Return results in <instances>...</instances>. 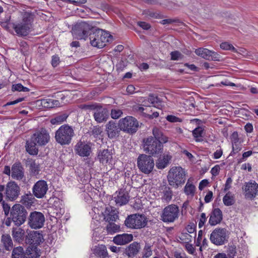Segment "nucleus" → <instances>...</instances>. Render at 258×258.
<instances>
[{
  "mask_svg": "<svg viewBox=\"0 0 258 258\" xmlns=\"http://www.w3.org/2000/svg\"><path fill=\"white\" fill-rule=\"evenodd\" d=\"M195 190V186L192 184L189 183L188 182L186 183L184 188V191L185 194L187 196H190L191 197H193L194 196Z\"/></svg>",
  "mask_w": 258,
  "mask_h": 258,
  "instance_id": "40",
  "label": "nucleus"
},
{
  "mask_svg": "<svg viewBox=\"0 0 258 258\" xmlns=\"http://www.w3.org/2000/svg\"><path fill=\"white\" fill-rule=\"evenodd\" d=\"M95 120L99 123L106 121L108 118V111L102 107H96L94 113Z\"/></svg>",
  "mask_w": 258,
  "mask_h": 258,
  "instance_id": "25",
  "label": "nucleus"
},
{
  "mask_svg": "<svg viewBox=\"0 0 258 258\" xmlns=\"http://www.w3.org/2000/svg\"><path fill=\"white\" fill-rule=\"evenodd\" d=\"M44 222V216L40 212H31L28 218V224L31 228L35 229L42 227Z\"/></svg>",
  "mask_w": 258,
  "mask_h": 258,
  "instance_id": "14",
  "label": "nucleus"
},
{
  "mask_svg": "<svg viewBox=\"0 0 258 258\" xmlns=\"http://www.w3.org/2000/svg\"><path fill=\"white\" fill-rule=\"evenodd\" d=\"M12 258H25V252L23 247H14L12 249Z\"/></svg>",
  "mask_w": 258,
  "mask_h": 258,
  "instance_id": "37",
  "label": "nucleus"
},
{
  "mask_svg": "<svg viewBox=\"0 0 258 258\" xmlns=\"http://www.w3.org/2000/svg\"><path fill=\"white\" fill-rule=\"evenodd\" d=\"M172 156L169 153H165L161 156L156 161V165L157 168H165L170 163Z\"/></svg>",
  "mask_w": 258,
  "mask_h": 258,
  "instance_id": "31",
  "label": "nucleus"
},
{
  "mask_svg": "<svg viewBox=\"0 0 258 258\" xmlns=\"http://www.w3.org/2000/svg\"><path fill=\"white\" fill-rule=\"evenodd\" d=\"M68 117V115L67 113H60L57 114L54 117L52 118L50 120V122L52 124H61L66 120Z\"/></svg>",
  "mask_w": 258,
  "mask_h": 258,
  "instance_id": "35",
  "label": "nucleus"
},
{
  "mask_svg": "<svg viewBox=\"0 0 258 258\" xmlns=\"http://www.w3.org/2000/svg\"><path fill=\"white\" fill-rule=\"evenodd\" d=\"M168 180L170 185L177 187L185 181V172L181 167H173L169 170Z\"/></svg>",
  "mask_w": 258,
  "mask_h": 258,
  "instance_id": "6",
  "label": "nucleus"
},
{
  "mask_svg": "<svg viewBox=\"0 0 258 258\" xmlns=\"http://www.w3.org/2000/svg\"><path fill=\"white\" fill-rule=\"evenodd\" d=\"M142 14L145 16H162L159 12L153 10H144Z\"/></svg>",
  "mask_w": 258,
  "mask_h": 258,
  "instance_id": "48",
  "label": "nucleus"
},
{
  "mask_svg": "<svg viewBox=\"0 0 258 258\" xmlns=\"http://www.w3.org/2000/svg\"><path fill=\"white\" fill-rule=\"evenodd\" d=\"M163 196L162 197V200L166 202H169L171 201L172 196V191L168 187H165L163 190Z\"/></svg>",
  "mask_w": 258,
  "mask_h": 258,
  "instance_id": "41",
  "label": "nucleus"
},
{
  "mask_svg": "<svg viewBox=\"0 0 258 258\" xmlns=\"http://www.w3.org/2000/svg\"><path fill=\"white\" fill-rule=\"evenodd\" d=\"M94 253L102 258L108 257L106 246L104 245H99L94 249Z\"/></svg>",
  "mask_w": 258,
  "mask_h": 258,
  "instance_id": "34",
  "label": "nucleus"
},
{
  "mask_svg": "<svg viewBox=\"0 0 258 258\" xmlns=\"http://www.w3.org/2000/svg\"><path fill=\"white\" fill-rule=\"evenodd\" d=\"M27 212L22 205L17 204L11 209L10 218L16 226H21L26 221Z\"/></svg>",
  "mask_w": 258,
  "mask_h": 258,
  "instance_id": "7",
  "label": "nucleus"
},
{
  "mask_svg": "<svg viewBox=\"0 0 258 258\" xmlns=\"http://www.w3.org/2000/svg\"><path fill=\"white\" fill-rule=\"evenodd\" d=\"M60 61L59 57L57 55H54L52 56L51 63L53 68L57 67Z\"/></svg>",
  "mask_w": 258,
  "mask_h": 258,
  "instance_id": "55",
  "label": "nucleus"
},
{
  "mask_svg": "<svg viewBox=\"0 0 258 258\" xmlns=\"http://www.w3.org/2000/svg\"><path fill=\"white\" fill-rule=\"evenodd\" d=\"M196 54L206 59L211 60H219V55L216 52L210 50L207 48H199L196 49Z\"/></svg>",
  "mask_w": 258,
  "mask_h": 258,
  "instance_id": "18",
  "label": "nucleus"
},
{
  "mask_svg": "<svg viewBox=\"0 0 258 258\" xmlns=\"http://www.w3.org/2000/svg\"><path fill=\"white\" fill-rule=\"evenodd\" d=\"M148 101L152 104L157 103L159 101V99L157 96L153 95H150L148 97Z\"/></svg>",
  "mask_w": 258,
  "mask_h": 258,
  "instance_id": "63",
  "label": "nucleus"
},
{
  "mask_svg": "<svg viewBox=\"0 0 258 258\" xmlns=\"http://www.w3.org/2000/svg\"><path fill=\"white\" fill-rule=\"evenodd\" d=\"M179 238L182 242L187 243L191 242L192 236L187 233H184L181 235V236L179 237Z\"/></svg>",
  "mask_w": 258,
  "mask_h": 258,
  "instance_id": "49",
  "label": "nucleus"
},
{
  "mask_svg": "<svg viewBox=\"0 0 258 258\" xmlns=\"http://www.w3.org/2000/svg\"><path fill=\"white\" fill-rule=\"evenodd\" d=\"M170 55L172 60H178L181 59L182 57L181 53L177 51L171 52Z\"/></svg>",
  "mask_w": 258,
  "mask_h": 258,
  "instance_id": "53",
  "label": "nucleus"
},
{
  "mask_svg": "<svg viewBox=\"0 0 258 258\" xmlns=\"http://www.w3.org/2000/svg\"><path fill=\"white\" fill-rule=\"evenodd\" d=\"M106 229L108 233L112 234L119 232L120 230V227L113 222L108 223L106 227Z\"/></svg>",
  "mask_w": 258,
  "mask_h": 258,
  "instance_id": "39",
  "label": "nucleus"
},
{
  "mask_svg": "<svg viewBox=\"0 0 258 258\" xmlns=\"http://www.w3.org/2000/svg\"><path fill=\"white\" fill-rule=\"evenodd\" d=\"M95 30H93L90 33V44L92 46L101 48L106 45L107 42L111 39V36L107 32L95 26Z\"/></svg>",
  "mask_w": 258,
  "mask_h": 258,
  "instance_id": "3",
  "label": "nucleus"
},
{
  "mask_svg": "<svg viewBox=\"0 0 258 258\" xmlns=\"http://www.w3.org/2000/svg\"><path fill=\"white\" fill-rule=\"evenodd\" d=\"M223 201L225 205L229 206L235 203L234 195L230 191H228L223 197Z\"/></svg>",
  "mask_w": 258,
  "mask_h": 258,
  "instance_id": "38",
  "label": "nucleus"
},
{
  "mask_svg": "<svg viewBox=\"0 0 258 258\" xmlns=\"http://www.w3.org/2000/svg\"><path fill=\"white\" fill-rule=\"evenodd\" d=\"M123 114L121 110L117 108H113L111 110L110 115L113 119L119 118Z\"/></svg>",
  "mask_w": 258,
  "mask_h": 258,
  "instance_id": "43",
  "label": "nucleus"
},
{
  "mask_svg": "<svg viewBox=\"0 0 258 258\" xmlns=\"http://www.w3.org/2000/svg\"><path fill=\"white\" fill-rule=\"evenodd\" d=\"M41 105L45 108H53L59 105V102L58 100L52 99H43L41 100Z\"/></svg>",
  "mask_w": 258,
  "mask_h": 258,
  "instance_id": "36",
  "label": "nucleus"
},
{
  "mask_svg": "<svg viewBox=\"0 0 258 258\" xmlns=\"http://www.w3.org/2000/svg\"><path fill=\"white\" fill-rule=\"evenodd\" d=\"M232 182V179L231 177H228L225 184L224 191H227L231 188V185Z\"/></svg>",
  "mask_w": 258,
  "mask_h": 258,
  "instance_id": "61",
  "label": "nucleus"
},
{
  "mask_svg": "<svg viewBox=\"0 0 258 258\" xmlns=\"http://www.w3.org/2000/svg\"><path fill=\"white\" fill-rule=\"evenodd\" d=\"M93 30H95V26L86 22H80L73 27L72 33L75 38L85 40Z\"/></svg>",
  "mask_w": 258,
  "mask_h": 258,
  "instance_id": "5",
  "label": "nucleus"
},
{
  "mask_svg": "<svg viewBox=\"0 0 258 258\" xmlns=\"http://www.w3.org/2000/svg\"><path fill=\"white\" fill-rule=\"evenodd\" d=\"M75 150L81 157H88L91 153V144L80 141L75 146Z\"/></svg>",
  "mask_w": 258,
  "mask_h": 258,
  "instance_id": "19",
  "label": "nucleus"
},
{
  "mask_svg": "<svg viewBox=\"0 0 258 258\" xmlns=\"http://www.w3.org/2000/svg\"><path fill=\"white\" fill-rule=\"evenodd\" d=\"M20 226H16L12 229V235L14 240L16 242L19 243L22 242L25 236V231L24 229L20 227Z\"/></svg>",
  "mask_w": 258,
  "mask_h": 258,
  "instance_id": "26",
  "label": "nucleus"
},
{
  "mask_svg": "<svg viewBox=\"0 0 258 258\" xmlns=\"http://www.w3.org/2000/svg\"><path fill=\"white\" fill-rule=\"evenodd\" d=\"M90 10L88 8H84V7H81L79 9H77V12L78 13L79 15H80V13L84 14V15H89V12H90Z\"/></svg>",
  "mask_w": 258,
  "mask_h": 258,
  "instance_id": "59",
  "label": "nucleus"
},
{
  "mask_svg": "<svg viewBox=\"0 0 258 258\" xmlns=\"http://www.w3.org/2000/svg\"><path fill=\"white\" fill-rule=\"evenodd\" d=\"M166 119H167V120H168V121H169L170 122H181L182 121L181 119H180L174 115H167L166 117Z\"/></svg>",
  "mask_w": 258,
  "mask_h": 258,
  "instance_id": "54",
  "label": "nucleus"
},
{
  "mask_svg": "<svg viewBox=\"0 0 258 258\" xmlns=\"http://www.w3.org/2000/svg\"><path fill=\"white\" fill-rule=\"evenodd\" d=\"M154 137L150 136L143 140L142 146L144 151L148 155L155 156L161 153L163 150V144L168 141V138L165 136L162 130L157 127L152 129Z\"/></svg>",
  "mask_w": 258,
  "mask_h": 258,
  "instance_id": "1",
  "label": "nucleus"
},
{
  "mask_svg": "<svg viewBox=\"0 0 258 258\" xmlns=\"http://www.w3.org/2000/svg\"><path fill=\"white\" fill-rule=\"evenodd\" d=\"M242 189L245 198L251 200L258 194V184L254 181L250 180L245 183Z\"/></svg>",
  "mask_w": 258,
  "mask_h": 258,
  "instance_id": "17",
  "label": "nucleus"
},
{
  "mask_svg": "<svg viewBox=\"0 0 258 258\" xmlns=\"http://www.w3.org/2000/svg\"><path fill=\"white\" fill-rule=\"evenodd\" d=\"M140 248V245L138 242H134L126 248L125 253L128 257H133L138 253Z\"/></svg>",
  "mask_w": 258,
  "mask_h": 258,
  "instance_id": "32",
  "label": "nucleus"
},
{
  "mask_svg": "<svg viewBox=\"0 0 258 258\" xmlns=\"http://www.w3.org/2000/svg\"><path fill=\"white\" fill-rule=\"evenodd\" d=\"M236 253V247L233 245L229 246L227 250V255L229 258H233Z\"/></svg>",
  "mask_w": 258,
  "mask_h": 258,
  "instance_id": "50",
  "label": "nucleus"
},
{
  "mask_svg": "<svg viewBox=\"0 0 258 258\" xmlns=\"http://www.w3.org/2000/svg\"><path fill=\"white\" fill-rule=\"evenodd\" d=\"M1 247L6 251H11L14 248L13 241L8 234H3L1 239Z\"/></svg>",
  "mask_w": 258,
  "mask_h": 258,
  "instance_id": "27",
  "label": "nucleus"
},
{
  "mask_svg": "<svg viewBox=\"0 0 258 258\" xmlns=\"http://www.w3.org/2000/svg\"><path fill=\"white\" fill-rule=\"evenodd\" d=\"M28 235L29 237L26 238V242L30 245L37 246L44 241L42 234L37 231H33Z\"/></svg>",
  "mask_w": 258,
  "mask_h": 258,
  "instance_id": "20",
  "label": "nucleus"
},
{
  "mask_svg": "<svg viewBox=\"0 0 258 258\" xmlns=\"http://www.w3.org/2000/svg\"><path fill=\"white\" fill-rule=\"evenodd\" d=\"M12 90L13 91H23V92H29V89L24 87L21 84H17L13 85L12 87Z\"/></svg>",
  "mask_w": 258,
  "mask_h": 258,
  "instance_id": "46",
  "label": "nucleus"
},
{
  "mask_svg": "<svg viewBox=\"0 0 258 258\" xmlns=\"http://www.w3.org/2000/svg\"><path fill=\"white\" fill-rule=\"evenodd\" d=\"M39 256L37 247L36 246H29L25 252V258H38Z\"/></svg>",
  "mask_w": 258,
  "mask_h": 258,
  "instance_id": "33",
  "label": "nucleus"
},
{
  "mask_svg": "<svg viewBox=\"0 0 258 258\" xmlns=\"http://www.w3.org/2000/svg\"><path fill=\"white\" fill-rule=\"evenodd\" d=\"M48 189V184L46 181L44 180H40L34 185L32 188L33 194L37 198L42 199L45 196Z\"/></svg>",
  "mask_w": 258,
  "mask_h": 258,
  "instance_id": "16",
  "label": "nucleus"
},
{
  "mask_svg": "<svg viewBox=\"0 0 258 258\" xmlns=\"http://www.w3.org/2000/svg\"><path fill=\"white\" fill-rule=\"evenodd\" d=\"M2 205L5 214L6 216H8L10 212V211H11L10 206L8 204L6 203L5 201H3Z\"/></svg>",
  "mask_w": 258,
  "mask_h": 258,
  "instance_id": "62",
  "label": "nucleus"
},
{
  "mask_svg": "<svg viewBox=\"0 0 258 258\" xmlns=\"http://www.w3.org/2000/svg\"><path fill=\"white\" fill-rule=\"evenodd\" d=\"M222 219L223 215L221 210L219 208H215L210 214L209 223L211 225L215 226L220 223Z\"/></svg>",
  "mask_w": 258,
  "mask_h": 258,
  "instance_id": "22",
  "label": "nucleus"
},
{
  "mask_svg": "<svg viewBox=\"0 0 258 258\" xmlns=\"http://www.w3.org/2000/svg\"><path fill=\"white\" fill-rule=\"evenodd\" d=\"M30 169L31 173L34 175L38 174L39 171V165L35 163L34 161H32L30 163Z\"/></svg>",
  "mask_w": 258,
  "mask_h": 258,
  "instance_id": "47",
  "label": "nucleus"
},
{
  "mask_svg": "<svg viewBox=\"0 0 258 258\" xmlns=\"http://www.w3.org/2000/svg\"><path fill=\"white\" fill-rule=\"evenodd\" d=\"M33 19L32 17H24L17 23L12 25L13 29L17 34L20 36H27L30 31L32 26Z\"/></svg>",
  "mask_w": 258,
  "mask_h": 258,
  "instance_id": "10",
  "label": "nucleus"
},
{
  "mask_svg": "<svg viewBox=\"0 0 258 258\" xmlns=\"http://www.w3.org/2000/svg\"><path fill=\"white\" fill-rule=\"evenodd\" d=\"M20 194V188L15 181H10L6 185L5 195L6 199L10 201L17 199Z\"/></svg>",
  "mask_w": 258,
  "mask_h": 258,
  "instance_id": "15",
  "label": "nucleus"
},
{
  "mask_svg": "<svg viewBox=\"0 0 258 258\" xmlns=\"http://www.w3.org/2000/svg\"><path fill=\"white\" fill-rule=\"evenodd\" d=\"M130 198L128 192L126 189L121 188L118 191L116 197H115V201L116 204L122 206L128 202Z\"/></svg>",
  "mask_w": 258,
  "mask_h": 258,
  "instance_id": "24",
  "label": "nucleus"
},
{
  "mask_svg": "<svg viewBox=\"0 0 258 258\" xmlns=\"http://www.w3.org/2000/svg\"><path fill=\"white\" fill-rule=\"evenodd\" d=\"M120 130V127L113 121H110L106 124V131L109 138L118 136Z\"/></svg>",
  "mask_w": 258,
  "mask_h": 258,
  "instance_id": "23",
  "label": "nucleus"
},
{
  "mask_svg": "<svg viewBox=\"0 0 258 258\" xmlns=\"http://www.w3.org/2000/svg\"><path fill=\"white\" fill-rule=\"evenodd\" d=\"M177 22L178 20L176 19H167L161 21L160 23L163 25H169Z\"/></svg>",
  "mask_w": 258,
  "mask_h": 258,
  "instance_id": "60",
  "label": "nucleus"
},
{
  "mask_svg": "<svg viewBox=\"0 0 258 258\" xmlns=\"http://www.w3.org/2000/svg\"><path fill=\"white\" fill-rule=\"evenodd\" d=\"M118 126L124 132L133 134L137 132L139 123L138 120L134 117L127 116L119 120Z\"/></svg>",
  "mask_w": 258,
  "mask_h": 258,
  "instance_id": "13",
  "label": "nucleus"
},
{
  "mask_svg": "<svg viewBox=\"0 0 258 258\" xmlns=\"http://www.w3.org/2000/svg\"><path fill=\"white\" fill-rule=\"evenodd\" d=\"M207 220L206 214L204 213H202L199 222V227L201 228L203 227Z\"/></svg>",
  "mask_w": 258,
  "mask_h": 258,
  "instance_id": "58",
  "label": "nucleus"
},
{
  "mask_svg": "<svg viewBox=\"0 0 258 258\" xmlns=\"http://www.w3.org/2000/svg\"><path fill=\"white\" fill-rule=\"evenodd\" d=\"M152 254V251L151 250V246L148 244H146L143 249V257L148 258L151 256Z\"/></svg>",
  "mask_w": 258,
  "mask_h": 258,
  "instance_id": "45",
  "label": "nucleus"
},
{
  "mask_svg": "<svg viewBox=\"0 0 258 258\" xmlns=\"http://www.w3.org/2000/svg\"><path fill=\"white\" fill-rule=\"evenodd\" d=\"M137 24L144 30H148L151 28L150 24L143 21H138Z\"/></svg>",
  "mask_w": 258,
  "mask_h": 258,
  "instance_id": "57",
  "label": "nucleus"
},
{
  "mask_svg": "<svg viewBox=\"0 0 258 258\" xmlns=\"http://www.w3.org/2000/svg\"><path fill=\"white\" fill-rule=\"evenodd\" d=\"M229 238V232L225 228H216L210 234V240L214 244L219 246L226 243Z\"/></svg>",
  "mask_w": 258,
  "mask_h": 258,
  "instance_id": "12",
  "label": "nucleus"
},
{
  "mask_svg": "<svg viewBox=\"0 0 258 258\" xmlns=\"http://www.w3.org/2000/svg\"><path fill=\"white\" fill-rule=\"evenodd\" d=\"M11 176L12 178L21 180L24 177V168L20 162L14 163L11 169Z\"/></svg>",
  "mask_w": 258,
  "mask_h": 258,
  "instance_id": "21",
  "label": "nucleus"
},
{
  "mask_svg": "<svg viewBox=\"0 0 258 258\" xmlns=\"http://www.w3.org/2000/svg\"><path fill=\"white\" fill-rule=\"evenodd\" d=\"M75 136L74 130L71 126L64 124L60 126L56 131L55 139L57 143L60 145H69Z\"/></svg>",
  "mask_w": 258,
  "mask_h": 258,
  "instance_id": "4",
  "label": "nucleus"
},
{
  "mask_svg": "<svg viewBox=\"0 0 258 258\" xmlns=\"http://www.w3.org/2000/svg\"><path fill=\"white\" fill-rule=\"evenodd\" d=\"M220 47L224 50H231L233 52H237L236 49L231 44L227 42H222L220 44Z\"/></svg>",
  "mask_w": 258,
  "mask_h": 258,
  "instance_id": "44",
  "label": "nucleus"
},
{
  "mask_svg": "<svg viewBox=\"0 0 258 258\" xmlns=\"http://www.w3.org/2000/svg\"><path fill=\"white\" fill-rule=\"evenodd\" d=\"M104 220L108 223L115 222L118 218L117 212L112 207H107L103 213Z\"/></svg>",
  "mask_w": 258,
  "mask_h": 258,
  "instance_id": "28",
  "label": "nucleus"
},
{
  "mask_svg": "<svg viewBox=\"0 0 258 258\" xmlns=\"http://www.w3.org/2000/svg\"><path fill=\"white\" fill-rule=\"evenodd\" d=\"M10 18L11 17H9L6 21L2 22V26L8 30H10L12 29V25L14 24V23L11 22Z\"/></svg>",
  "mask_w": 258,
  "mask_h": 258,
  "instance_id": "51",
  "label": "nucleus"
},
{
  "mask_svg": "<svg viewBox=\"0 0 258 258\" xmlns=\"http://www.w3.org/2000/svg\"><path fill=\"white\" fill-rule=\"evenodd\" d=\"M179 210L174 204L169 205L165 207L161 214V220L165 223H172L178 218Z\"/></svg>",
  "mask_w": 258,
  "mask_h": 258,
  "instance_id": "11",
  "label": "nucleus"
},
{
  "mask_svg": "<svg viewBox=\"0 0 258 258\" xmlns=\"http://www.w3.org/2000/svg\"><path fill=\"white\" fill-rule=\"evenodd\" d=\"M50 140V136L48 131L41 128L36 131L28 140L26 144V150L30 155H36L38 153V146L46 145Z\"/></svg>",
  "mask_w": 258,
  "mask_h": 258,
  "instance_id": "2",
  "label": "nucleus"
},
{
  "mask_svg": "<svg viewBox=\"0 0 258 258\" xmlns=\"http://www.w3.org/2000/svg\"><path fill=\"white\" fill-rule=\"evenodd\" d=\"M102 131L100 127L94 126L91 131V134L95 137H97L98 135H100Z\"/></svg>",
  "mask_w": 258,
  "mask_h": 258,
  "instance_id": "56",
  "label": "nucleus"
},
{
  "mask_svg": "<svg viewBox=\"0 0 258 258\" xmlns=\"http://www.w3.org/2000/svg\"><path fill=\"white\" fill-rule=\"evenodd\" d=\"M220 171V167L219 165H215L214 167H213L211 170V173L213 176H217Z\"/></svg>",
  "mask_w": 258,
  "mask_h": 258,
  "instance_id": "64",
  "label": "nucleus"
},
{
  "mask_svg": "<svg viewBox=\"0 0 258 258\" xmlns=\"http://www.w3.org/2000/svg\"><path fill=\"white\" fill-rule=\"evenodd\" d=\"M133 239V236L131 234H119L115 236L113 241L118 245H124L129 243Z\"/></svg>",
  "mask_w": 258,
  "mask_h": 258,
  "instance_id": "30",
  "label": "nucleus"
},
{
  "mask_svg": "<svg viewBox=\"0 0 258 258\" xmlns=\"http://www.w3.org/2000/svg\"><path fill=\"white\" fill-rule=\"evenodd\" d=\"M203 128L201 126H199L196 128L192 131V135L194 138L196 139V142H201L202 141L200 138L203 137Z\"/></svg>",
  "mask_w": 258,
  "mask_h": 258,
  "instance_id": "42",
  "label": "nucleus"
},
{
  "mask_svg": "<svg viewBox=\"0 0 258 258\" xmlns=\"http://www.w3.org/2000/svg\"><path fill=\"white\" fill-rule=\"evenodd\" d=\"M127 61L125 60H120L119 62L116 64V67L118 71H122L123 69L127 66Z\"/></svg>",
  "mask_w": 258,
  "mask_h": 258,
  "instance_id": "52",
  "label": "nucleus"
},
{
  "mask_svg": "<svg viewBox=\"0 0 258 258\" xmlns=\"http://www.w3.org/2000/svg\"><path fill=\"white\" fill-rule=\"evenodd\" d=\"M147 222V219L144 215L135 214L130 215L126 218L124 224L127 228L139 229L145 227Z\"/></svg>",
  "mask_w": 258,
  "mask_h": 258,
  "instance_id": "8",
  "label": "nucleus"
},
{
  "mask_svg": "<svg viewBox=\"0 0 258 258\" xmlns=\"http://www.w3.org/2000/svg\"><path fill=\"white\" fill-rule=\"evenodd\" d=\"M98 159L102 164H106L112 161V155L108 149L100 150L98 154Z\"/></svg>",
  "mask_w": 258,
  "mask_h": 258,
  "instance_id": "29",
  "label": "nucleus"
},
{
  "mask_svg": "<svg viewBox=\"0 0 258 258\" xmlns=\"http://www.w3.org/2000/svg\"><path fill=\"white\" fill-rule=\"evenodd\" d=\"M154 165V159L150 155L142 154L137 158V166L139 170L145 174L151 173Z\"/></svg>",
  "mask_w": 258,
  "mask_h": 258,
  "instance_id": "9",
  "label": "nucleus"
}]
</instances>
